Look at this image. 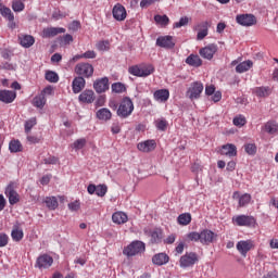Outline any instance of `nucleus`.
I'll return each instance as SVG.
<instances>
[{"mask_svg": "<svg viewBox=\"0 0 278 278\" xmlns=\"http://www.w3.org/2000/svg\"><path fill=\"white\" fill-rule=\"evenodd\" d=\"M96 105L98 108H103V105H105V96H100L96 101Z\"/></svg>", "mask_w": 278, "mask_h": 278, "instance_id": "61", "label": "nucleus"}, {"mask_svg": "<svg viewBox=\"0 0 278 278\" xmlns=\"http://www.w3.org/2000/svg\"><path fill=\"white\" fill-rule=\"evenodd\" d=\"M147 251V245L142 241H132L128 244L124 250L123 253L127 257H135V255H140Z\"/></svg>", "mask_w": 278, "mask_h": 278, "instance_id": "2", "label": "nucleus"}, {"mask_svg": "<svg viewBox=\"0 0 278 278\" xmlns=\"http://www.w3.org/2000/svg\"><path fill=\"white\" fill-rule=\"evenodd\" d=\"M216 92V87H214V85H210L205 87V94H207V97H212V94H214Z\"/></svg>", "mask_w": 278, "mask_h": 278, "instance_id": "58", "label": "nucleus"}, {"mask_svg": "<svg viewBox=\"0 0 278 278\" xmlns=\"http://www.w3.org/2000/svg\"><path fill=\"white\" fill-rule=\"evenodd\" d=\"M176 238L177 237L175 235H169L166 239H164V243L165 244H174Z\"/></svg>", "mask_w": 278, "mask_h": 278, "instance_id": "62", "label": "nucleus"}, {"mask_svg": "<svg viewBox=\"0 0 278 278\" xmlns=\"http://www.w3.org/2000/svg\"><path fill=\"white\" fill-rule=\"evenodd\" d=\"M96 194L97 197H103L104 194H108V186L98 185L96 188Z\"/></svg>", "mask_w": 278, "mask_h": 278, "instance_id": "52", "label": "nucleus"}, {"mask_svg": "<svg viewBox=\"0 0 278 278\" xmlns=\"http://www.w3.org/2000/svg\"><path fill=\"white\" fill-rule=\"evenodd\" d=\"M155 126L159 129V131H166L168 127V122H166V119H159L156 121Z\"/></svg>", "mask_w": 278, "mask_h": 278, "instance_id": "53", "label": "nucleus"}, {"mask_svg": "<svg viewBox=\"0 0 278 278\" xmlns=\"http://www.w3.org/2000/svg\"><path fill=\"white\" fill-rule=\"evenodd\" d=\"M43 164H58V157L49 156L43 160Z\"/></svg>", "mask_w": 278, "mask_h": 278, "instance_id": "60", "label": "nucleus"}, {"mask_svg": "<svg viewBox=\"0 0 278 278\" xmlns=\"http://www.w3.org/2000/svg\"><path fill=\"white\" fill-rule=\"evenodd\" d=\"M98 51H109L110 50V42L109 41H100L97 43Z\"/></svg>", "mask_w": 278, "mask_h": 278, "instance_id": "54", "label": "nucleus"}, {"mask_svg": "<svg viewBox=\"0 0 278 278\" xmlns=\"http://www.w3.org/2000/svg\"><path fill=\"white\" fill-rule=\"evenodd\" d=\"M253 249V241L251 240H241L237 243V251L242 255V257H247V253Z\"/></svg>", "mask_w": 278, "mask_h": 278, "instance_id": "12", "label": "nucleus"}, {"mask_svg": "<svg viewBox=\"0 0 278 278\" xmlns=\"http://www.w3.org/2000/svg\"><path fill=\"white\" fill-rule=\"evenodd\" d=\"M113 18H115V21H125V18H127V11L125 10V7L116 4L113 8Z\"/></svg>", "mask_w": 278, "mask_h": 278, "instance_id": "18", "label": "nucleus"}, {"mask_svg": "<svg viewBox=\"0 0 278 278\" xmlns=\"http://www.w3.org/2000/svg\"><path fill=\"white\" fill-rule=\"evenodd\" d=\"M154 21L157 25H161V27H166V25L170 23L168 15H155Z\"/></svg>", "mask_w": 278, "mask_h": 278, "instance_id": "35", "label": "nucleus"}, {"mask_svg": "<svg viewBox=\"0 0 278 278\" xmlns=\"http://www.w3.org/2000/svg\"><path fill=\"white\" fill-rule=\"evenodd\" d=\"M157 147V143L155 140H146L143 142L138 143L137 149L142 151L143 153H151V151H155V148Z\"/></svg>", "mask_w": 278, "mask_h": 278, "instance_id": "13", "label": "nucleus"}, {"mask_svg": "<svg viewBox=\"0 0 278 278\" xmlns=\"http://www.w3.org/2000/svg\"><path fill=\"white\" fill-rule=\"evenodd\" d=\"M72 88H73L74 94H79V92H81V90L86 88V79H84L83 76H78L74 78L72 83Z\"/></svg>", "mask_w": 278, "mask_h": 278, "instance_id": "17", "label": "nucleus"}, {"mask_svg": "<svg viewBox=\"0 0 278 278\" xmlns=\"http://www.w3.org/2000/svg\"><path fill=\"white\" fill-rule=\"evenodd\" d=\"M36 117H31L30 119L25 122V132L29 134L34 127H36Z\"/></svg>", "mask_w": 278, "mask_h": 278, "instance_id": "45", "label": "nucleus"}, {"mask_svg": "<svg viewBox=\"0 0 278 278\" xmlns=\"http://www.w3.org/2000/svg\"><path fill=\"white\" fill-rule=\"evenodd\" d=\"M65 28L62 27H48L42 30V38H54L58 34H64Z\"/></svg>", "mask_w": 278, "mask_h": 278, "instance_id": "16", "label": "nucleus"}, {"mask_svg": "<svg viewBox=\"0 0 278 278\" xmlns=\"http://www.w3.org/2000/svg\"><path fill=\"white\" fill-rule=\"evenodd\" d=\"M134 112V102L131 101V98L125 97L119 103V106L117 109V116L119 118H129Z\"/></svg>", "mask_w": 278, "mask_h": 278, "instance_id": "1", "label": "nucleus"}, {"mask_svg": "<svg viewBox=\"0 0 278 278\" xmlns=\"http://www.w3.org/2000/svg\"><path fill=\"white\" fill-rule=\"evenodd\" d=\"M9 240H10V238L8 237V235L1 232L0 233V248L8 247Z\"/></svg>", "mask_w": 278, "mask_h": 278, "instance_id": "57", "label": "nucleus"}, {"mask_svg": "<svg viewBox=\"0 0 278 278\" xmlns=\"http://www.w3.org/2000/svg\"><path fill=\"white\" fill-rule=\"evenodd\" d=\"M216 238H218V235H216L214 231L210 229H204L200 232L201 244H204V245L212 244L216 242Z\"/></svg>", "mask_w": 278, "mask_h": 278, "instance_id": "8", "label": "nucleus"}, {"mask_svg": "<svg viewBox=\"0 0 278 278\" xmlns=\"http://www.w3.org/2000/svg\"><path fill=\"white\" fill-rule=\"evenodd\" d=\"M263 278H278V274L276 271H270L264 275Z\"/></svg>", "mask_w": 278, "mask_h": 278, "instance_id": "64", "label": "nucleus"}, {"mask_svg": "<svg viewBox=\"0 0 278 278\" xmlns=\"http://www.w3.org/2000/svg\"><path fill=\"white\" fill-rule=\"evenodd\" d=\"M11 238L14 242H21L23 240V231L18 228H13Z\"/></svg>", "mask_w": 278, "mask_h": 278, "instance_id": "39", "label": "nucleus"}, {"mask_svg": "<svg viewBox=\"0 0 278 278\" xmlns=\"http://www.w3.org/2000/svg\"><path fill=\"white\" fill-rule=\"evenodd\" d=\"M210 22H202L199 27H201V29L198 31L197 35V40H203V38H205L208 34V29H210Z\"/></svg>", "mask_w": 278, "mask_h": 278, "instance_id": "26", "label": "nucleus"}, {"mask_svg": "<svg viewBox=\"0 0 278 278\" xmlns=\"http://www.w3.org/2000/svg\"><path fill=\"white\" fill-rule=\"evenodd\" d=\"M128 73L135 77H142V67L141 65H134L128 68Z\"/></svg>", "mask_w": 278, "mask_h": 278, "instance_id": "40", "label": "nucleus"}, {"mask_svg": "<svg viewBox=\"0 0 278 278\" xmlns=\"http://www.w3.org/2000/svg\"><path fill=\"white\" fill-rule=\"evenodd\" d=\"M244 149H245V153H248V155H255V153H257V147L254 143L245 144Z\"/></svg>", "mask_w": 278, "mask_h": 278, "instance_id": "49", "label": "nucleus"}, {"mask_svg": "<svg viewBox=\"0 0 278 278\" xmlns=\"http://www.w3.org/2000/svg\"><path fill=\"white\" fill-rule=\"evenodd\" d=\"M218 51V46L211 43L204 48H201L199 53L204 60H213L214 55Z\"/></svg>", "mask_w": 278, "mask_h": 278, "instance_id": "9", "label": "nucleus"}, {"mask_svg": "<svg viewBox=\"0 0 278 278\" xmlns=\"http://www.w3.org/2000/svg\"><path fill=\"white\" fill-rule=\"evenodd\" d=\"M52 265H53V257H51L48 254L38 256L35 264L36 268H39L40 270H42V268H51Z\"/></svg>", "mask_w": 278, "mask_h": 278, "instance_id": "10", "label": "nucleus"}, {"mask_svg": "<svg viewBox=\"0 0 278 278\" xmlns=\"http://www.w3.org/2000/svg\"><path fill=\"white\" fill-rule=\"evenodd\" d=\"M253 66V61H245L236 66L237 73H247Z\"/></svg>", "mask_w": 278, "mask_h": 278, "instance_id": "32", "label": "nucleus"}, {"mask_svg": "<svg viewBox=\"0 0 278 278\" xmlns=\"http://www.w3.org/2000/svg\"><path fill=\"white\" fill-rule=\"evenodd\" d=\"M46 79L47 81H50V84H58V81H60V76H58V73L49 71L46 73Z\"/></svg>", "mask_w": 278, "mask_h": 278, "instance_id": "38", "label": "nucleus"}, {"mask_svg": "<svg viewBox=\"0 0 278 278\" xmlns=\"http://www.w3.org/2000/svg\"><path fill=\"white\" fill-rule=\"evenodd\" d=\"M93 88L98 94L110 90V79L108 77L100 78L93 83Z\"/></svg>", "mask_w": 278, "mask_h": 278, "instance_id": "11", "label": "nucleus"}, {"mask_svg": "<svg viewBox=\"0 0 278 278\" xmlns=\"http://www.w3.org/2000/svg\"><path fill=\"white\" fill-rule=\"evenodd\" d=\"M83 58H85V60H94V58H97V52H94V50H88L83 53Z\"/></svg>", "mask_w": 278, "mask_h": 278, "instance_id": "55", "label": "nucleus"}, {"mask_svg": "<svg viewBox=\"0 0 278 278\" xmlns=\"http://www.w3.org/2000/svg\"><path fill=\"white\" fill-rule=\"evenodd\" d=\"M68 208L72 211V212H77V210H79V202H72L68 204Z\"/></svg>", "mask_w": 278, "mask_h": 278, "instance_id": "63", "label": "nucleus"}, {"mask_svg": "<svg viewBox=\"0 0 278 278\" xmlns=\"http://www.w3.org/2000/svg\"><path fill=\"white\" fill-rule=\"evenodd\" d=\"M155 67L153 65H141V77H149V75H152L154 73Z\"/></svg>", "mask_w": 278, "mask_h": 278, "instance_id": "37", "label": "nucleus"}, {"mask_svg": "<svg viewBox=\"0 0 278 278\" xmlns=\"http://www.w3.org/2000/svg\"><path fill=\"white\" fill-rule=\"evenodd\" d=\"M251 203V194L244 193L239 198V206L244 207V205H249Z\"/></svg>", "mask_w": 278, "mask_h": 278, "instance_id": "44", "label": "nucleus"}, {"mask_svg": "<svg viewBox=\"0 0 278 278\" xmlns=\"http://www.w3.org/2000/svg\"><path fill=\"white\" fill-rule=\"evenodd\" d=\"M164 238V232L161 228H154L150 231V242L151 244H160Z\"/></svg>", "mask_w": 278, "mask_h": 278, "instance_id": "20", "label": "nucleus"}, {"mask_svg": "<svg viewBox=\"0 0 278 278\" xmlns=\"http://www.w3.org/2000/svg\"><path fill=\"white\" fill-rule=\"evenodd\" d=\"M236 21L242 27H251L257 23L255 15L253 14H240L236 16Z\"/></svg>", "mask_w": 278, "mask_h": 278, "instance_id": "7", "label": "nucleus"}, {"mask_svg": "<svg viewBox=\"0 0 278 278\" xmlns=\"http://www.w3.org/2000/svg\"><path fill=\"white\" fill-rule=\"evenodd\" d=\"M186 64H189V66H194L195 68H199L203 64V61L198 54H191L186 59Z\"/></svg>", "mask_w": 278, "mask_h": 278, "instance_id": "28", "label": "nucleus"}, {"mask_svg": "<svg viewBox=\"0 0 278 278\" xmlns=\"http://www.w3.org/2000/svg\"><path fill=\"white\" fill-rule=\"evenodd\" d=\"M195 262H199V256L197 255V253H187L180 257V267L190 268V266H194Z\"/></svg>", "mask_w": 278, "mask_h": 278, "instance_id": "6", "label": "nucleus"}, {"mask_svg": "<svg viewBox=\"0 0 278 278\" xmlns=\"http://www.w3.org/2000/svg\"><path fill=\"white\" fill-rule=\"evenodd\" d=\"M232 223H236L238 227H252L253 229L257 227L255 217L249 215L235 216L232 217Z\"/></svg>", "mask_w": 278, "mask_h": 278, "instance_id": "3", "label": "nucleus"}, {"mask_svg": "<svg viewBox=\"0 0 278 278\" xmlns=\"http://www.w3.org/2000/svg\"><path fill=\"white\" fill-rule=\"evenodd\" d=\"M220 155H226V157H236L238 155V149L231 143L224 144L219 151Z\"/></svg>", "mask_w": 278, "mask_h": 278, "instance_id": "15", "label": "nucleus"}, {"mask_svg": "<svg viewBox=\"0 0 278 278\" xmlns=\"http://www.w3.org/2000/svg\"><path fill=\"white\" fill-rule=\"evenodd\" d=\"M12 10L14 12H23V10H25V3L21 2L20 0H15L12 3Z\"/></svg>", "mask_w": 278, "mask_h": 278, "instance_id": "48", "label": "nucleus"}, {"mask_svg": "<svg viewBox=\"0 0 278 278\" xmlns=\"http://www.w3.org/2000/svg\"><path fill=\"white\" fill-rule=\"evenodd\" d=\"M127 214H125L124 212H116L112 215V220L116 225H123L127 223Z\"/></svg>", "mask_w": 278, "mask_h": 278, "instance_id": "29", "label": "nucleus"}, {"mask_svg": "<svg viewBox=\"0 0 278 278\" xmlns=\"http://www.w3.org/2000/svg\"><path fill=\"white\" fill-rule=\"evenodd\" d=\"M265 130L267 131V134H277L278 124L275 122H269L265 125Z\"/></svg>", "mask_w": 278, "mask_h": 278, "instance_id": "42", "label": "nucleus"}, {"mask_svg": "<svg viewBox=\"0 0 278 278\" xmlns=\"http://www.w3.org/2000/svg\"><path fill=\"white\" fill-rule=\"evenodd\" d=\"M178 223L179 225H190L192 223V215L190 213H184L178 216Z\"/></svg>", "mask_w": 278, "mask_h": 278, "instance_id": "33", "label": "nucleus"}, {"mask_svg": "<svg viewBox=\"0 0 278 278\" xmlns=\"http://www.w3.org/2000/svg\"><path fill=\"white\" fill-rule=\"evenodd\" d=\"M153 97L159 103H166V100L170 97V92L168 89H159L153 93Z\"/></svg>", "mask_w": 278, "mask_h": 278, "instance_id": "21", "label": "nucleus"}, {"mask_svg": "<svg viewBox=\"0 0 278 278\" xmlns=\"http://www.w3.org/2000/svg\"><path fill=\"white\" fill-rule=\"evenodd\" d=\"M156 45L163 49H173V47H175V41H173V37L170 36L159 37L156 39Z\"/></svg>", "mask_w": 278, "mask_h": 278, "instance_id": "19", "label": "nucleus"}, {"mask_svg": "<svg viewBox=\"0 0 278 278\" xmlns=\"http://www.w3.org/2000/svg\"><path fill=\"white\" fill-rule=\"evenodd\" d=\"M45 203L49 210H55L58 207V199L55 197L46 198Z\"/></svg>", "mask_w": 278, "mask_h": 278, "instance_id": "41", "label": "nucleus"}, {"mask_svg": "<svg viewBox=\"0 0 278 278\" xmlns=\"http://www.w3.org/2000/svg\"><path fill=\"white\" fill-rule=\"evenodd\" d=\"M46 103H47V98H45V93L36 96L33 100V104L35 105V108H39V110H42Z\"/></svg>", "mask_w": 278, "mask_h": 278, "instance_id": "31", "label": "nucleus"}, {"mask_svg": "<svg viewBox=\"0 0 278 278\" xmlns=\"http://www.w3.org/2000/svg\"><path fill=\"white\" fill-rule=\"evenodd\" d=\"M191 242H201V232L192 231L187 235Z\"/></svg>", "mask_w": 278, "mask_h": 278, "instance_id": "50", "label": "nucleus"}, {"mask_svg": "<svg viewBox=\"0 0 278 278\" xmlns=\"http://www.w3.org/2000/svg\"><path fill=\"white\" fill-rule=\"evenodd\" d=\"M75 73L80 77H92L94 74V67L89 63H78L75 66Z\"/></svg>", "mask_w": 278, "mask_h": 278, "instance_id": "4", "label": "nucleus"}, {"mask_svg": "<svg viewBox=\"0 0 278 278\" xmlns=\"http://www.w3.org/2000/svg\"><path fill=\"white\" fill-rule=\"evenodd\" d=\"M0 12L4 18H8V21H14V13H12L10 8L4 7Z\"/></svg>", "mask_w": 278, "mask_h": 278, "instance_id": "43", "label": "nucleus"}, {"mask_svg": "<svg viewBox=\"0 0 278 278\" xmlns=\"http://www.w3.org/2000/svg\"><path fill=\"white\" fill-rule=\"evenodd\" d=\"M5 194L9 198L10 205L18 203V193L14 190V184H10L5 189Z\"/></svg>", "mask_w": 278, "mask_h": 278, "instance_id": "14", "label": "nucleus"}, {"mask_svg": "<svg viewBox=\"0 0 278 278\" xmlns=\"http://www.w3.org/2000/svg\"><path fill=\"white\" fill-rule=\"evenodd\" d=\"M232 123L236 127H244V125H247V118H244L242 115H239L233 118Z\"/></svg>", "mask_w": 278, "mask_h": 278, "instance_id": "47", "label": "nucleus"}, {"mask_svg": "<svg viewBox=\"0 0 278 278\" xmlns=\"http://www.w3.org/2000/svg\"><path fill=\"white\" fill-rule=\"evenodd\" d=\"M34 42H36V39H34V36L30 35H23L20 37V43L24 49H29V47H34Z\"/></svg>", "mask_w": 278, "mask_h": 278, "instance_id": "27", "label": "nucleus"}, {"mask_svg": "<svg viewBox=\"0 0 278 278\" xmlns=\"http://www.w3.org/2000/svg\"><path fill=\"white\" fill-rule=\"evenodd\" d=\"M168 260L169 257L166 253H159L152 257V263L155 264V266H164V264H168Z\"/></svg>", "mask_w": 278, "mask_h": 278, "instance_id": "25", "label": "nucleus"}, {"mask_svg": "<svg viewBox=\"0 0 278 278\" xmlns=\"http://www.w3.org/2000/svg\"><path fill=\"white\" fill-rule=\"evenodd\" d=\"M201 92H203V84L201 81H194L187 90V97L191 99V101H194V99L201 97Z\"/></svg>", "mask_w": 278, "mask_h": 278, "instance_id": "5", "label": "nucleus"}, {"mask_svg": "<svg viewBox=\"0 0 278 278\" xmlns=\"http://www.w3.org/2000/svg\"><path fill=\"white\" fill-rule=\"evenodd\" d=\"M188 23H190V18H188V16L180 17L179 22L174 24V28L179 29V27H186Z\"/></svg>", "mask_w": 278, "mask_h": 278, "instance_id": "51", "label": "nucleus"}, {"mask_svg": "<svg viewBox=\"0 0 278 278\" xmlns=\"http://www.w3.org/2000/svg\"><path fill=\"white\" fill-rule=\"evenodd\" d=\"M81 27V23H79V21H73L70 26H68V29L71 31H78L79 28Z\"/></svg>", "mask_w": 278, "mask_h": 278, "instance_id": "56", "label": "nucleus"}, {"mask_svg": "<svg viewBox=\"0 0 278 278\" xmlns=\"http://www.w3.org/2000/svg\"><path fill=\"white\" fill-rule=\"evenodd\" d=\"M96 116L99 121L108 123V121H112V111L108 108H102L97 111Z\"/></svg>", "mask_w": 278, "mask_h": 278, "instance_id": "23", "label": "nucleus"}, {"mask_svg": "<svg viewBox=\"0 0 278 278\" xmlns=\"http://www.w3.org/2000/svg\"><path fill=\"white\" fill-rule=\"evenodd\" d=\"M16 99V92L11 90H0V101L2 103H12Z\"/></svg>", "mask_w": 278, "mask_h": 278, "instance_id": "22", "label": "nucleus"}, {"mask_svg": "<svg viewBox=\"0 0 278 278\" xmlns=\"http://www.w3.org/2000/svg\"><path fill=\"white\" fill-rule=\"evenodd\" d=\"M78 101H80V103H92L94 101V91L92 90L83 91L78 97Z\"/></svg>", "mask_w": 278, "mask_h": 278, "instance_id": "24", "label": "nucleus"}, {"mask_svg": "<svg viewBox=\"0 0 278 278\" xmlns=\"http://www.w3.org/2000/svg\"><path fill=\"white\" fill-rule=\"evenodd\" d=\"M9 149H10L11 153H18L20 151L23 150V146L21 144V141L13 140L10 142Z\"/></svg>", "mask_w": 278, "mask_h": 278, "instance_id": "36", "label": "nucleus"}, {"mask_svg": "<svg viewBox=\"0 0 278 278\" xmlns=\"http://www.w3.org/2000/svg\"><path fill=\"white\" fill-rule=\"evenodd\" d=\"M84 147H86V139L85 138L77 139L72 144V148L75 149V151H79L80 149H84Z\"/></svg>", "mask_w": 278, "mask_h": 278, "instance_id": "46", "label": "nucleus"}, {"mask_svg": "<svg viewBox=\"0 0 278 278\" xmlns=\"http://www.w3.org/2000/svg\"><path fill=\"white\" fill-rule=\"evenodd\" d=\"M222 99H223V93L220 91H215L213 93L212 101H214V103H218V101H220Z\"/></svg>", "mask_w": 278, "mask_h": 278, "instance_id": "59", "label": "nucleus"}, {"mask_svg": "<svg viewBox=\"0 0 278 278\" xmlns=\"http://www.w3.org/2000/svg\"><path fill=\"white\" fill-rule=\"evenodd\" d=\"M254 94L260 98L270 97V87H256L253 90Z\"/></svg>", "mask_w": 278, "mask_h": 278, "instance_id": "30", "label": "nucleus"}, {"mask_svg": "<svg viewBox=\"0 0 278 278\" xmlns=\"http://www.w3.org/2000/svg\"><path fill=\"white\" fill-rule=\"evenodd\" d=\"M112 92H115L116 94H123L127 90V87H125V84L123 83H114L111 86Z\"/></svg>", "mask_w": 278, "mask_h": 278, "instance_id": "34", "label": "nucleus"}]
</instances>
